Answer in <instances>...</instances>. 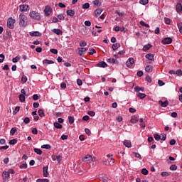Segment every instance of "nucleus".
Instances as JSON below:
<instances>
[{
    "instance_id": "62",
    "label": "nucleus",
    "mask_w": 182,
    "mask_h": 182,
    "mask_svg": "<svg viewBox=\"0 0 182 182\" xmlns=\"http://www.w3.org/2000/svg\"><path fill=\"white\" fill-rule=\"evenodd\" d=\"M33 99L34 100H39V96L38 95V94H34V95H33Z\"/></svg>"
},
{
    "instance_id": "48",
    "label": "nucleus",
    "mask_w": 182,
    "mask_h": 182,
    "mask_svg": "<svg viewBox=\"0 0 182 182\" xmlns=\"http://www.w3.org/2000/svg\"><path fill=\"white\" fill-rule=\"evenodd\" d=\"M174 160H176V159H174V157L169 156L168 159H167V163H168L170 164V163H171V161H174Z\"/></svg>"
},
{
    "instance_id": "12",
    "label": "nucleus",
    "mask_w": 182,
    "mask_h": 182,
    "mask_svg": "<svg viewBox=\"0 0 182 182\" xmlns=\"http://www.w3.org/2000/svg\"><path fill=\"white\" fill-rule=\"evenodd\" d=\"M97 66H98V68H107V63L105 61H101L97 64Z\"/></svg>"
},
{
    "instance_id": "20",
    "label": "nucleus",
    "mask_w": 182,
    "mask_h": 182,
    "mask_svg": "<svg viewBox=\"0 0 182 182\" xmlns=\"http://www.w3.org/2000/svg\"><path fill=\"white\" fill-rule=\"evenodd\" d=\"M92 160L91 155H87L82 158V161H90Z\"/></svg>"
},
{
    "instance_id": "51",
    "label": "nucleus",
    "mask_w": 182,
    "mask_h": 182,
    "mask_svg": "<svg viewBox=\"0 0 182 182\" xmlns=\"http://www.w3.org/2000/svg\"><path fill=\"white\" fill-rule=\"evenodd\" d=\"M50 52H51V53H53L54 55H58V50L57 49L51 48L50 50Z\"/></svg>"
},
{
    "instance_id": "64",
    "label": "nucleus",
    "mask_w": 182,
    "mask_h": 182,
    "mask_svg": "<svg viewBox=\"0 0 182 182\" xmlns=\"http://www.w3.org/2000/svg\"><path fill=\"white\" fill-rule=\"evenodd\" d=\"M176 75H178V76H181L182 75V70H176Z\"/></svg>"
},
{
    "instance_id": "5",
    "label": "nucleus",
    "mask_w": 182,
    "mask_h": 182,
    "mask_svg": "<svg viewBox=\"0 0 182 182\" xmlns=\"http://www.w3.org/2000/svg\"><path fill=\"white\" fill-rule=\"evenodd\" d=\"M171 42H173V39H171V38H170V37L165 38L161 41L163 45H170V43H171Z\"/></svg>"
},
{
    "instance_id": "43",
    "label": "nucleus",
    "mask_w": 182,
    "mask_h": 182,
    "mask_svg": "<svg viewBox=\"0 0 182 182\" xmlns=\"http://www.w3.org/2000/svg\"><path fill=\"white\" fill-rule=\"evenodd\" d=\"M34 151L36 153V154H38V155L42 154V150H41L38 148H35Z\"/></svg>"
},
{
    "instance_id": "45",
    "label": "nucleus",
    "mask_w": 182,
    "mask_h": 182,
    "mask_svg": "<svg viewBox=\"0 0 182 182\" xmlns=\"http://www.w3.org/2000/svg\"><path fill=\"white\" fill-rule=\"evenodd\" d=\"M140 25H141V26H145V28H150V26L144 21H140Z\"/></svg>"
},
{
    "instance_id": "36",
    "label": "nucleus",
    "mask_w": 182,
    "mask_h": 182,
    "mask_svg": "<svg viewBox=\"0 0 182 182\" xmlns=\"http://www.w3.org/2000/svg\"><path fill=\"white\" fill-rule=\"evenodd\" d=\"M41 149H46V150H49L51 149V146L49 144H44L41 146Z\"/></svg>"
},
{
    "instance_id": "2",
    "label": "nucleus",
    "mask_w": 182,
    "mask_h": 182,
    "mask_svg": "<svg viewBox=\"0 0 182 182\" xmlns=\"http://www.w3.org/2000/svg\"><path fill=\"white\" fill-rule=\"evenodd\" d=\"M29 16L31 19H35L36 21H41V19H42L41 14L35 11H31Z\"/></svg>"
},
{
    "instance_id": "52",
    "label": "nucleus",
    "mask_w": 182,
    "mask_h": 182,
    "mask_svg": "<svg viewBox=\"0 0 182 182\" xmlns=\"http://www.w3.org/2000/svg\"><path fill=\"white\" fill-rule=\"evenodd\" d=\"M4 60H5V55L0 54V63H2V62H4Z\"/></svg>"
},
{
    "instance_id": "54",
    "label": "nucleus",
    "mask_w": 182,
    "mask_h": 182,
    "mask_svg": "<svg viewBox=\"0 0 182 182\" xmlns=\"http://www.w3.org/2000/svg\"><path fill=\"white\" fill-rule=\"evenodd\" d=\"M146 82H148L149 83H151V77L149 75H146Z\"/></svg>"
},
{
    "instance_id": "38",
    "label": "nucleus",
    "mask_w": 182,
    "mask_h": 182,
    "mask_svg": "<svg viewBox=\"0 0 182 182\" xmlns=\"http://www.w3.org/2000/svg\"><path fill=\"white\" fill-rule=\"evenodd\" d=\"M139 4H141V5H147L149 0H139Z\"/></svg>"
},
{
    "instance_id": "28",
    "label": "nucleus",
    "mask_w": 182,
    "mask_h": 182,
    "mask_svg": "<svg viewBox=\"0 0 182 182\" xmlns=\"http://www.w3.org/2000/svg\"><path fill=\"white\" fill-rule=\"evenodd\" d=\"M87 28L83 27L81 30L82 35H87Z\"/></svg>"
},
{
    "instance_id": "13",
    "label": "nucleus",
    "mask_w": 182,
    "mask_h": 182,
    "mask_svg": "<svg viewBox=\"0 0 182 182\" xmlns=\"http://www.w3.org/2000/svg\"><path fill=\"white\" fill-rule=\"evenodd\" d=\"M10 174L8 171H4L3 172V179L4 180H8L10 177Z\"/></svg>"
},
{
    "instance_id": "50",
    "label": "nucleus",
    "mask_w": 182,
    "mask_h": 182,
    "mask_svg": "<svg viewBox=\"0 0 182 182\" xmlns=\"http://www.w3.org/2000/svg\"><path fill=\"white\" fill-rule=\"evenodd\" d=\"M18 143V141L16 139H11L9 141V144L14 145Z\"/></svg>"
},
{
    "instance_id": "44",
    "label": "nucleus",
    "mask_w": 182,
    "mask_h": 182,
    "mask_svg": "<svg viewBox=\"0 0 182 182\" xmlns=\"http://www.w3.org/2000/svg\"><path fill=\"white\" fill-rule=\"evenodd\" d=\"M141 173L144 174V176H147V174H149V171L146 168H142Z\"/></svg>"
},
{
    "instance_id": "30",
    "label": "nucleus",
    "mask_w": 182,
    "mask_h": 182,
    "mask_svg": "<svg viewBox=\"0 0 182 182\" xmlns=\"http://www.w3.org/2000/svg\"><path fill=\"white\" fill-rule=\"evenodd\" d=\"M38 113L40 117H45V112H43V109H39L38 111Z\"/></svg>"
},
{
    "instance_id": "55",
    "label": "nucleus",
    "mask_w": 182,
    "mask_h": 182,
    "mask_svg": "<svg viewBox=\"0 0 182 182\" xmlns=\"http://www.w3.org/2000/svg\"><path fill=\"white\" fill-rule=\"evenodd\" d=\"M58 19H60V21H64L65 16H63V14H59V15H58Z\"/></svg>"
},
{
    "instance_id": "39",
    "label": "nucleus",
    "mask_w": 182,
    "mask_h": 182,
    "mask_svg": "<svg viewBox=\"0 0 182 182\" xmlns=\"http://www.w3.org/2000/svg\"><path fill=\"white\" fill-rule=\"evenodd\" d=\"M89 50V55H95V53H96V50L95 48H90Z\"/></svg>"
},
{
    "instance_id": "53",
    "label": "nucleus",
    "mask_w": 182,
    "mask_h": 182,
    "mask_svg": "<svg viewBox=\"0 0 182 182\" xmlns=\"http://www.w3.org/2000/svg\"><path fill=\"white\" fill-rule=\"evenodd\" d=\"M31 122V119H29V117H26L23 119V123H25V124H28V123H29Z\"/></svg>"
},
{
    "instance_id": "24",
    "label": "nucleus",
    "mask_w": 182,
    "mask_h": 182,
    "mask_svg": "<svg viewBox=\"0 0 182 182\" xmlns=\"http://www.w3.org/2000/svg\"><path fill=\"white\" fill-rule=\"evenodd\" d=\"M139 122V117L136 116H132L131 118V123H137Z\"/></svg>"
},
{
    "instance_id": "16",
    "label": "nucleus",
    "mask_w": 182,
    "mask_h": 182,
    "mask_svg": "<svg viewBox=\"0 0 182 182\" xmlns=\"http://www.w3.org/2000/svg\"><path fill=\"white\" fill-rule=\"evenodd\" d=\"M52 32H53L54 33H55L56 35H62V33H63L62 32V30L59 29V28H54L53 30H51Z\"/></svg>"
},
{
    "instance_id": "15",
    "label": "nucleus",
    "mask_w": 182,
    "mask_h": 182,
    "mask_svg": "<svg viewBox=\"0 0 182 182\" xmlns=\"http://www.w3.org/2000/svg\"><path fill=\"white\" fill-rule=\"evenodd\" d=\"M43 176L45 177H48L49 176V172H48V166H44L43 168Z\"/></svg>"
},
{
    "instance_id": "21",
    "label": "nucleus",
    "mask_w": 182,
    "mask_h": 182,
    "mask_svg": "<svg viewBox=\"0 0 182 182\" xmlns=\"http://www.w3.org/2000/svg\"><path fill=\"white\" fill-rule=\"evenodd\" d=\"M124 145H125L126 147H128V149H130L132 147V142L128 140L124 141Z\"/></svg>"
},
{
    "instance_id": "61",
    "label": "nucleus",
    "mask_w": 182,
    "mask_h": 182,
    "mask_svg": "<svg viewBox=\"0 0 182 182\" xmlns=\"http://www.w3.org/2000/svg\"><path fill=\"white\" fill-rule=\"evenodd\" d=\"M31 133H32L33 134H38V129H36V128H33V129H32V131H31Z\"/></svg>"
},
{
    "instance_id": "7",
    "label": "nucleus",
    "mask_w": 182,
    "mask_h": 182,
    "mask_svg": "<svg viewBox=\"0 0 182 182\" xmlns=\"http://www.w3.org/2000/svg\"><path fill=\"white\" fill-rule=\"evenodd\" d=\"M134 63V58H129L128 60L127 61V68H132L133 66V64Z\"/></svg>"
},
{
    "instance_id": "33",
    "label": "nucleus",
    "mask_w": 182,
    "mask_h": 182,
    "mask_svg": "<svg viewBox=\"0 0 182 182\" xmlns=\"http://www.w3.org/2000/svg\"><path fill=\"white\" fill-rule=\"evenodd\" d=\"M19 60H21V57L17 56V57L14 58L12 59V63H16V62H19Z\"/></svg>"
},
{
    "instance_id": "8",
    "label": "nucleus",
    "mask_w": 182,
    "mask_h": 182,
    "mask_svg": "<svg viewBox=\"0 0 182 182\" xmlns=\"http://www.w3.org/2000/svg\"><path fill=\"white\" fill-rule=\"evenodd\" d=\"M86 52H87V48H80L78 53L80 56H83V55L86 54Z\"/></svg>"
},
{
    "instance_id": "34",
    "label": "nucleus",
    "mask_w": 182,
    "mask_h": 182,
    "mask_svg": "<svg viewBox=\"0 0 182 182\" xmlns=\"http://www.w3.org/2000/svg\"><path fill=\"white\" fill-rule=\"evenodd\" d=\"M68 120L70 124H73V123H75V118H73L72 116L68 117Z\"/></svg>"
},
{
    "instance_id": "59",
    "label": "nucleus",
    "mask_w": 182,
    "mask_h": 182,
    "mask_svg": "<svg viewBox=\"0 0 182 182\" xmlns=\"http://www.w3.org/2000/svg\"><path fill=\"white\" fill-rule=\"evenodd\" d=\"M85 132L86 133V134H87V136H90V134H92L90 129H89L88 128L85 129Z\"/></svg>"
},
{
    "instance_id": "23",
    "label": "nucleus",
    "mask_w": 182,
    "mask_h": 182,
    "mask_svg": "<svg viewBox=\"0 0 182 182\" xmlns=\"http://www.w3.org/2000/svg\"><path fill=\"white\" fill-rule=\"evenodd\" d=\"M43 63H44V64L46 63L47 65H53V63H55V62L51 60L46 59L43 61Z\"/></svg>"
},
{
    "instance_id": "1",
    "label": "nucleus",
    "mask_w": 182,
    "mask_h": 182,
    "mask_svg": "<svg viewBox=\"0 0 182 182\" xmlns=\"http://www.w3.org/2000/svg\"><path fill=\"white\" fill-rule=\"evenodd\" d=\"M19 25L20 26H23V28H25L28 25V17L23 14H20L19 15Z\"/></svg>"
},
{
    "instance_id": "25",
    "label": "nucleus",
    "mask_w": 182,
    "mask_h": 182,
    "mask_svg": "<svg viewBox=\"0 0 182 182\" xmlns=\"http://www.w3.org/2000/svg\"><path fill=\"white\" fill-rule=\"evenodd\" d=\"M113 50H117V49H119V48H120V43H115V44H113L112 46Z\"/></svg>"
},
{
    "instance_id": "11",
    "label": "nucleus",
    "mask_w": 182,
    "mask_h": 182,
    "mask_svg": "<svg viewBox=\"0 0 182 182\" xmlns=\"http://www.w3.org/2000/svg\"><path fill=\"white\" fill-rule=\"evenodd\" d=\"M159 103L161 107H167L168 106V100H166L165 102L160 100L159 101Z\"/></svg>"
},
{
    "instance_id": "26",
    "label": "nucleus",
    "mask_w": 182,
    "mask_h": 182,
    "mask_svg": "<svg viewBox=\"0 0 182 182\" xmlns=\"http://www.w3.org/2000/svg\"><path fill=\"white\" fill-rule=\"evenodd\" d=\"M54 127H55V129H62V124H60L59 122H54L53 124Z\"/></svg>"
},
{
    "instance_id": "32",
    "label": "nucleus",
    "mask_w": 182,
    "mask_h": 182,
    "mask_svg": "<svg viewBox=\"0 0 182 182\" xmlns=\"http://www.w3.org/2000/svg\"><path fill=\"white\" fill-rule=\"evenodd\" d=\"M82 9H89L90 8V4L89 3H85L82 6Z\"/></svg>"
},
{
    "instance_id": "57",
    "label": "nucleus",
    "mask_w": 182,
    "mask_h": 182,
    "mask_svg": "<svg viewBox=\"0 0 182 182\" xmlns=\"http://www.w3.org/2000/svg\"><path fill=\"white\" fill-rule=\"evenodd\" d=\"M115 14H117V15L119 16H124V12H120L119 11H116Z\"/></svg>"
},
{
    "instance_id": "60",
    "label": "nucleus",
    "mask_w": 182,
    "mask_h": 182,
    "mask_svg": "<svg viewBox=\"0 0 182 182\" xmlns=\"http://www.w3.org/2000/svg\"><path fill=\"white\" fill-rule=\"evenodd\" d=\"M20 168H28V164H23L19 166Z\"/></svg>"
},
{
    "instance_id": "29",
    "label": "nucleus",
    "mask_w": 182,
    "mask_h": 182,
    "mask_svg": "<svg viewBox=\"0 0 182 182\" xmlns=\"http://www.w3.org/2000/svg\"><path fill=\"white\" fill-rule=\"evenodd\" d=\"M150 48H151V44L145 45L143 48L144 52H146V51L149 50V49H150Z\"/></svg>"
},
{
    "instance_id": "35",
    "label": "nucleus",
    "mask_w": 182,
    "mask_h": 182,
    "mask_svg": "<svg viewBox=\"0 0 182 182\" xmlns=\"http://www.w3.org/2000/svg\"><path fill=\"white\" fill-rule=\"evenodd\" d=\"M18 97H19L20 102H25L26 98L24 95H19Z\"/></svg>"
},
{
    "instance_id": "18",
    "label": "nucleus",
    "mask_w": 182,
    "mask_h": 182,
    "mask_svg": "<svg viewBox=\"0 0 182 182\" xmlns=\"http://www.w3.org/2000/svg\"><path fill=\"white\" fill-rule=\"evenodd\" d=\"M66 14L68 16H75V11L70 9L67 10Z\"/></svg>"
},
{
    "instance_id": "56",
    "label": "nucleus",
    "mask_w": 182,
    "mask_h": 182,
    "mask_svg": "<svg viewBox=\"0 0 182 182\" xmlns=\"http://www.w3.org/2000/svg\"><path fill=\"white\" fill-rule=\"evenodd\" d=\"M178 29H179L180 33L182 34V23H178Z\"/></svg>"
},
{
    "instance_id": "14",
    "label": "nucleus",
    "mask_w": 182,
    "mask_h": 182,
    "mask_svg": "<svg viewBox=\"0 0 182 182\" xmlns=\"http://www.w3.org/2000/svg\"><path fill=\"white\" fill-rule=\"evenodd\" d=\"M102 12H103V10H102V9H97L95 11V16L96 18L99 17V16L102 14Z\"/></svg>"
},
{
    "instance_id": "4",
    "label": "nucleus",
    "mask_w": 182,
    "mask_h": 182,
    "mask_svg": "<svg viewBox=\"0 0 182 182\" xmlns=\"http://www.w3.org/2000/svg\"><path fill=\"white\" fill-rule=\"evenodd\" d=\"M44 14L46 16H50V14H52V8L49 6H46L44 9Z\"/></svg>"
},
{
    "instance_id": "41",
    "label": "nucleus",
    "mask_w": 182,
    "mask_h": 182,
    "mask_svg": "<svg viewBox=\"0 0 182 182\" xmlns=\"http://www.w3.org/2000/svg\"><path fill=\"white\" fill-rule=\"evenodd\" d=\"M87 45V43L85 41H81L80 42V46H81L82 48H85V46H86Z\"/></svg>"
},
{
    "instance_id": "58",
    "label": "nucleus",
    "mask_w": 182,
    "mask_h": 182,
    "mask_svg": "<svg viewBox=\"0 0 182 182\" xmlns=\"http://www.w3.org/2000/svg\"><path fill=\"white\" fill-rule=\"evenodd\" d=\"M87 114H89V116H91L92 117H93V116H95L96 114V112H95L94 111H90L87 112Z\"/></svg>"
},
{
    "instance_id": "10",
    "label": "nucleus",
    "mask_w": 182,
    "mask_h": 182,
    "mask_svg": "<svg viewBox=\"0 0 182 182\" xmlns=\"http://www.w3.org/2000/svg\"><path fill=\"white\" fill-rule=\"evenodd\" d=\"M176 11L178 12V14H180L182 12V5L181 3H178L176 4Z\"/></svg>"
},
{
    "instance_id": "19",
    "label": "nucleus",
    "mask_w": 182,
    "mask_h": 182,
    "mask_svg": "<svg viewBox=\"0 0 182 182\" xmlns=\"http://www.w3.org/2000/svg\"><path fill=\"white\" fill-rule=\"evenodd\" d=\"M145 58H146V59H149V60H154V55L151 53L146 54L145 55Z\"/></svg>"
},
{
    "instance_id": "3",
    "label": "nucleus",
    "mask_w": 182,
    "mask_h": 182,
    "mask_svg": "<svg viewBox=\"0 0 182 182\" xmlns=\"http://www.w3.org/2000/svg\"><path fill=\"white\" fill-rule=\"evenodd\" d=\"M15 22H16V21L12 18V17H10L8 19L7 26L9 28V29H14V28H15Z\"/></svg>"
},
{
    "instance_id": "31",
    "label": "nucleus",
    "mask_w": 182,
    "mask_h": 182,
    "mask_svg": "<svg viewBox=\"0 0 182 182\" xmlns=\"http://www.w3.org/2000/svg\"><path fill=\"white\" fill-rule=\"evenodd\" d=\"M16 127H13L11 128V131H10V135L11 136H14V134H15V133H16Z\"/></svg>"
},
{
    "instance_id": "22",
    "label": "nucleus",
    "mask_w": 182,
    "mask_h": 182,
    "mask_svg": "<svg viewBox=\"0 0 182 182\" xmlns=\"http://www.w3.org/2000/svg\"><path fill=\"white\" fill-rule=\"evenodd\" d=\"M134 90H135V92H136V93H139V92H140V90L141 92H144V87L136 86L134 87Z\"/></svg>"
},
{
    "instance_id": "46",
    "label": "nucleus",
    "mask_w": 182,
    "mask_h": 182,
    "mask_svg": "<svg viewBox=\"0 0 182 182\" xmlns=\"http://www.w3.org/2000/svg\"><path fill=\"white\" fill-rule=\"evenodd\" d=\"M154 137L155 140H156L157 141H159V140H160V139H161V136L157 134H154Z\"/></svg>"
},
{
    "instance_id": "42",
    "label": "nucleus",
    "mask_w": 182,
    "mask_h": 182,
    "mask_svg": "<svg viewBox=\"0 0 182 182\" xmlns=\"http://www.w3.org/2000/svg\"><path fill=\"white\" fill-rule=\"evenodd\" d=\"M164 22H165V23H166V25H170V23H171V19H170L168 18H165Z\"/></svg>"
},
{
    "instance_id": "40",
    "label": "nucleus",
    "mask_w": 182,
    "mask_h": 182,
    "mask_svg": "<svg viewBox=\"0 0 182 182\" xmlns=\"http://www.w3.org/2000/svg\"><path fill=\"white\" fill-rule=\"evenodd\" d=\"M170 170H171L172 171H174L176 170H177V165L176 164H173L170 166Z\"/></svg>"
},
{
    "instance_id": "63",
    "label": "nucleus",
    "mask_w": 182,
    "mask_h": 182,
    "mask_svg": "<svg viewBox=\"0 0 182 182\" xmlns=\"http://www.w3.org/2000/svg\"><path fill=\"white\" fill-rule=\"evenodd\" d=\"M169 144L171 146H174V144H176V139H171L170 141H169Z\"/></svg>"
},
{
    "instance_id": "47",
    "label": "nucleus",
    "mask_w": 182,
    "mask_h": 182,
    "mask_svg": "<svg viewBox=\"0 0 182 182\" xmlns=\"http://www.w3.org/2000/svg\"><path fill=\"white\" fill-rule=\"evenodd\" d=\"M36 182H49V179L48 178H43V179H37Z\"/></svg>"
},
{
    "instance_id": "6",
    "label": "nucleus",
    "mask_w": 182,
    "mask_h": 182,
    "mask_svg": "<svg viewBox=\"0 0 182 182\" xmlns=\"http://www.w3.org/2000/svg\"><path fill=\"white\" fill-rule=\"evenodd\" d=\"M19 8L21 12H25V11H29V6L26 4H21L19 6Z\"/></svg>"
},
{
    "instance_id": "17",
    "label": "nucleus",
    "mask_w": 182,
    "mask_h": 182,
    "mask_svg": "<svg viewBox=\"0 0 182 182\" xmlns=\"http://www.w3.org/2000/svg\"><path fill=\"white\" fill-rule=\"evenodd\" d=\"M146 72L148 73H151L153 72V66L151 65H146L145 68Z\"/></svg>"
},
{
    "instance_id": "27",
    "label": "nucleus",
    "mask_w": 182,
    "mask_h": 182,
    "mask_svg": "<svg viewBox=\"0 0 182 182\" xmlns=\"http://www.w3.org/2000/svg\"><path fill=\"white\" fill-rule=\"evenodd\" d=\"M31 36H41V34L39 33V31H34L33 33H30Z\"/></svg>"
},
{
    "instance_id": "9",
    "label": "nucleus",
    "mask_w": 182,
    "mask_h": 182,
    "mask_svg": "<svg viewBox=\"0 0 182 182\" xmlns=\"http://www.w3.org/2000/svg\"><path fill=\"white\" fill-rule=\"evenodd\" d=\"M107 62H108V63H113L114 65H119V60L114 58H108Z\"/></svg>"
},
{
    "instance_id": "37",
    "label": "nucleus",
    "mask_w": 182,
    "mask_h": 182,
    "mask_svg": "<svg viewBox=\"0 0 182 182\" xmlns=\"http://www.w3.org/2000/svg\"><path fill=\"white\" fill-rule=\"evenodd\" d=\"M137 96L139 97V99H144V97H146V94L139 92Z\"/></svg>"
},
{
    "instance_id": "49",
    "label": "nucleus",
    "mask_w": 182,
    "mask_h": 182,
    "mask_svg": "<svg viewBox=\"0 0 182 182\" xmlns=\"http://www.w3.org/2000/svg\"><path fill=\"white\" fill-rule=\"evenodd\" d=\"M21 109L20 107H16L14 111L13 112V114L15 115L18 112H19V109Z\"/></svg>"
}]
</instances>
